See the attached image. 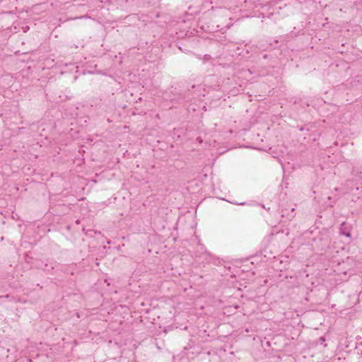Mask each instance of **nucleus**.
Masks as SVG:
<instances>
[{"mask_svg": "<svg viewBox=\"0 0 362 362\" xmlns=\"http://www.w3.org/2000/svg\"><path fill=\"white\" fill-rule=\"evenodd\" d=\"M88 18V16L87 15H85V16H81V17H78L77 18Z\"/></svg>", "mask_w": 362, "mask_h": 362, "instance_id": "f03ea898", "label": "nucleus"}, {"mask_svg": "<svg viewBox=\"0 0 362 362\" xmlns=\"http://www.w3.org/2000/svg\"><path fill=\"white\" fill-rule=\"evenodd\" d=\"M340 233L342 234V235H346V237H349L350 238L351 237V233L349 230H347L346 229V225L344 223H343L341 225V227H340Z\"/></svg>", "mask_w": 362, "mask_h": 362, "instance_id": "f257e3e1", "label": "nucleus"}]
</instances>
